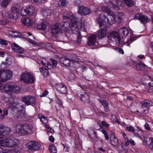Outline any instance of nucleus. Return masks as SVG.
I'll use <instances>...</instances> for the list:
<instances>
[{"label": "nucleus", "mask_w": 153, "mask_h": 153, "mask_svg": "<svg viewBox=\"0 0 153 153\" xmlns=\"http://www.w3.org/2000/svg\"><path fill=\"white\" fill-rule=\"evenodd\" d=\"M12 75V72L9 70L0 71V85L1 82L6 81L10 79ZM13 85H6L0 86V90L2 92L12 93Z\"/></svg>", "instance_id": "nucleus-1"}, {"label": "nucleus", "mask_w": 153, "mask_h": 153, "mask_svg": "<svg viewBox=\"0 0 153 153\" xmlns=\"http://www.w3.org/2000/svg\"><path fill=\"white\" fill-rule=\"evenodd\" d=\"M17 133L22 135L30 134L32 133V126L27 124H17L15 127Z\"/></svg>", "instance_id": "nucleus-2"}, {"label": "nucleus", "mask_w": 153, "mask_h": 153, "mask_svg": "<svg viewBox=\"0 0 153 153\" xmlns=\"http://www.w3.org/2000/svg\"><path fill=\"white\" fill-rule=\"evenodd\" d=\"M70 20L71 24L70 28L72 33L74 34H78L79 32H80L79 29H81L82 26V22L80 21L79 19L73 15L71 16Z\"/></svg>", "instance_id": "nucleus-3"}, {"label": "nucleus", "mask_w": 153, "mask_h": 153, "mask_svg": "<svg viewBox=\"0 0 153 153\" xmlns=\"http://www.w3.org/2000/svg\"><path fill=\"white\" fill-rule=\"evenodd\" d=\"M19 141L14 138L0 140V145L8 147H15L17 146Z\"/></svg>", "instance_id": "nucleus-4"}, {"label": "nucleus", "mask_w": 153, "mask_h": 153, "mask_svg": "<svg viewBox=\"0 0 153 153\" xmlns=\"http://www.w3.org/2000/svg\"><path fill=\"white\" fill-rule=\"evenodd\" d=\"M108 36L110 42H115L116 44H119L121 41L120 36L116 31H112L108 33Z\"/></svg>", "instance_id": "nucleus-5"}, {"label": "nucleus", "mask_w": 153, "mask_h": 153, "mask_svg": "<svg viewBox=\"0 0 153 153\" xmlns=\"http://www.w3.org/2000/svg\"><path fill=\"white\" fill-rule=\"evenodd\" d=\"M21 79L27 83H32L35 80V78L33 74L29 73L23 74L21 76Z\"/></svg>", "instance_id": "nucleus-6"}, {"label": "nucleus", "mask_w": 153, "mask_h": 153, "mask_svg": "<svg viewBox=\"0 0 153 153\" xmlns=\"http://www.w3.org/2000/svg\"><path fill=\"white\" fill-rule=\"evenodd\" d=\"M26 145L28 150L31 151H38L42 148V146L37 141L34 140L29 142Z\"/></svg>", "instance_id": "nucleus-7"}, {"label": "nucleus", "mask_w": 153, "mask_h": 153, "mask_svg": "<svg viewBox=\"0 0 153 153\" xmlns=\"http://www.w3.org/2000/svg\"><path fill=\"white\" fill-rule=\"evenodd\" d=\"M96 19L100 28H102V26L104 25V23H109L110 22V20L107 16L105 15L104 13H101L100 14Z\"/></svg>", "instance_id": "nucleus-8"}, {"label": "nucleus", "mask_w": 153, "mask_h": 153, "mask_svg": "<svg viewBox=\"0 0 153 153\" xmlns=\"http://www.w3.org/2000/svg\"><path fill=\"white\" fill-rule=\"evenodd\" d=\"M126 129L128 131L134 133V136L136 137L140 138L143 134V131L140 128L135 130L132 126L128 125H127Z\"/></svg>", "instance_id": "nucleus-9"}, {"label": "nucleus", "mask_w": 153, "mask_h": 153, "mask_svg": "<svg viewBox=\"0 0 153 153\" xmlns=\"http://www.w3.org/2000/svg\"><path fill=\"white\" fill-rule=\"evenodd\" d=\"M22 101L26 105H35L36 99L34 97L31 96H26L22 98Z\"/></svg>", "instance_id": "nucleus-10"}, {"label": "nucleus", "mask_w": 153, "mask_h": 153, "mask_svg": "<svg viewBox=\"0 0 153 153\" xmlns=\"http://www.w3.org/2000/svg\"><path fill=\"white\" fill-rule=\"evenodd\" d=\"M134 19L138 20L143 24H146L149 21L147 16L143 15L141 13H137L135 15Z\"/></svg>", "instance_id": "nucleus-11"}, {"label": "nucleus", "mask_w": 153, "mask_h": 153, "mask_svg": "<svg viewBox=\"0 0 153 153\" xmlns=\"http://www.w3.org/2000/svg\"><path fill=\"white\" fill-rule=\"evenodd\" d=\"M56 88L61 94H66L67 91V87L63 83H60L56 85Z\"/></svg>", "instance_id": "nucleus-12"}, {"label": "nucleus", "mask_w": 153, "mask_h": 153, "mask_svg": "<svg viewBox=\"0 0 153 153\" xmlns=\"http://www.w3.org/2000/svg\"><path fill=\"white\" fill-rule=\"evenodd\" d=\"M18 11V9L16 7H12L11 9V12L9 15V17L11 18L16 19L18 17L19 15Z\"/></svg>", "instance_id": "nucleus-13"}, {"label": "nucleus", "mask_w": 153, "mask_h": 153, "mask_svg": "<svg viewBox=\"0 0 153 153\" xmlns=\"http://www.w3.org/2000/svg\"><path fill=\"white\" fill-rule=\"evenodd\" d=\"M90 11L88 8L83 6L78 7V13L83 15H88Z\"/></svg>", "instance_id": "nucleus-14"}, {"label": "nucleus", "mask_w": 153, "mask_h": 153, "mask_svg": "<svg viewBox=\"0 0 153 153\" xmlns=\"http://www.w3.org/2000/svg\"><path fill=\"white\" fill-rule=\"evenodd\" d=\"M10 131V129L8 128L4 127L0 124V136H5L8 134Z\"/></svg>", "instance_id": "nucleus-15"}, {"label": "nucleus", "mask_w": 153, "mask_h": 153, "mask_svg": "<svg viewBox=\"0 0 153 153\" xmlns=\"http://www.w3.org/2000/svg\"><path fill=\"white\" fill-rule=\"evenodd\" d=\"M88 135L91 137V140L96 141L98 139V137L94 130L90 128L88 130Z\"/></svg>", "instance_id": "nucleus-16"}, {"label": "nucleus", "mask_w": 153, "mask_h": 153, "mask_svg": "<svg viewBox=\"0 0 153 153\" xmlns=\"http://www.w3.org/2000/svg\"><path fill=\"white\" fill-rule=\"evenodd\" d=\"M21 22L25 25L30 26L33 23L34 21L31 19L27 17H24L22 18Z\"/></svg>", "instance_id": "nucleus-17"}, {"label": "nucleus", "mask_w": 153, "mask_h": 153, "mask_svg": "<svg viewBox=\"0 0 153 153\" xmlns=\"http://www.w3.org/2000/svg\"><path fill=\"white\" fill-rule=\"evenodd\" d=\"M11 47L13 50L17 53H23L24 52L23 49L16 43H13L11 45Z\"/></svg>", "instance_id": "nucleus-18"}, {"label": "nucleus", "mask_w": 153, "mask_h": 153, "mask_svg": "<svg viewBox=\"0 0 153 153\" xmlns=\"http://www.w3.org/2000/svg\"><path fill=\"white\" fill-rule=\"evenodd\" d=\"M107 28L104 27L103 28L98 31L97 33L96 36L100 39L103 38L105 36L107 33Z\"/></svg>", "instance_id": "nucleus-19"}, {"label": "nucleus", "mask_w": 153, "mask_h": 153, "mask_svg": "<svg viewBox=\"0 0 153 153\" xmlns=\"http://www.w3.org/2000/svg\"><path fill=\"white\" fill-rule=\"evenodd\" d=\"M61 27L59 24H56L53 25L51 29V33L53 35L58 34L60 32Z\"/></svg>", "instance_id": "nucleus-20"}, {"label": "nucleus", "mask_w": 153, "mask_h": 153, "mask_svg": "<svg viewBox=\"0 0 153 153\" xmlns=\"http://www.w3.org/2000/svg\"><path fill=\"white\" fill-rule=\"evenodd\" d=\"M59 61L61 63L68 66H70V65H71V63L68 57H61L59 59Z\"/></svg>", "instance_id": "nucleus-21"}, {"label": "nucleus", "mask_w": 153, "mask_h": 153, "mask_svg": "<svg viewBox=\"0 0 153 153\" xmlns=\"http://www.w3.org/2000/svg\"><path fill=\"white\" fill-rule=\"evenodd\" d=\"M101 8L102 11L108 14V15L112 16L113 19H115V14L109 8L106 6H103L101 7Z\"/></svg>", "instance_id": "nucleus-22"}, {"label": "nucleus", "mask_w": 153, "mask_h": 153, "mask_svg": "<svg viewBox=\"0 0 153 153\" xmlns=\"http://www.w3.org/2000/svg\"><path fill=\"white\" fill-rule=\"evenodd\" d=\"M96 36L94 34L91 35L88 38V44L90 46L94 45L96 42Z\"/></svg>", "instance_id": "nucleus-23"}, {"label": "nucleus", "mask_w": 153, "mask_h": 153, "mask_svg": "<svg viewBox=\"0 0 153 153\" xmlns=\"http://www.w3.org/2000/svg\"><path fill=\"white\" fill-rule=\"evenodd\" d=\"M68 57L71 63H73L74 62L78 63L79 61V59L77 57L74 53L71 54L68 56Z\"/></svg>", "instance_id": "nucleus-24"}, {"label": "nucleus", "mask_w": 153, "mask_h": 153, "mask_svg": "<svg viewBox=\"0 0 153 153\" xmlns=\"http://www.w3.org/2000/svg\"><path fill=\"white\" fill-rule=\"evenodd\" d=\"M111 143V144L115 146H118V140L114 135H112L110 137Z\"/></svg>", "instance_id": "nucleus-25"}, {"label": "nucleus", "mask_w": 153, "mask_h": 153, "mask_svg": "<svg viewBox=\"0 0 153 153\" xmlns=\"http://www.w3.org/2000/svg\"><path fill=\"white\" fill-rule=\"evenodd\" d=\"M25 107H24L23 105L21 103H17L16 107V110L18 112H21L22 113L24 112Z\"/></svg>", "instance_id": "nucleus-26"}, {"label": "nucleus", "mask_w": 153, "mask_h": 153, "mask_svg": "<svg viewBox=\"0 0 153 153\" xmlns=\"http://www.w3.org/2000/svg\"><path fill=\"white\" fill-rule=\"evenodd\" d=\"M125 146H127L129 145V143L133 146H135L136 144L135 141L132 139H130L129 140L127 137H125Z\"/></svg>", "instance_id": "nucleus-27"}, {"label": "nucleus", "mask_w": 153, "mask_h": 153, "mask_svg": "<svg viewBox=\"0 0 153 153\" xmlns=\"http://www.w3.org/2000/svg\"><path fill=\"white\" fill-rule=\"evenodd\" d=\"M62 25L63 29H65V30L67 31L70 29L71 25H70V22L68 21H63L62 22Z\"/></svg>", "instance_id": "nucleus-28"}, {"label": "nucleus", "mask_w": 153, "mask_h": 153, "mask_svg": "<svg viewBox=\"0 0 153 153\" xmlns=\"http://www.w3.org/2000/svg\"><path fill=\"white\" fill-rule=\"evenodd\" d=\"M38 117L43 123L46 124L48 122L47 118L42 114H39L38 115Z\"/></svg>", "instance_id": "nucleus-29"}, {"label": "nucleus", "mask_w": 153, "mask_h": 153, "mask_svg": "<svg viewBox=\"0 0 153 153\" xmlns=\"http://www.w3.org/2000/svg\"><path fill=\"white\" fill-rule=\"evenodd\" d=\"M40 71L44 77H46L48 75L49 73L47 69L45 68L41 67L40 68Z\"/></svg>", "instance_id": "nucleus-30"}, {"label": "nucleus", "mask_w": 153, "mask_h": 153, "mask_svg": "<svg viewBox=\"0 0 153 153\" xmlns=\"http://www.w3.org/2000/svg\"><path fill=\"white\" fill-rule=\"evenodd\" d=\"M151 104V102L149 100H144L142 103V106L143 107L148 108Z\"/></svg>", "instance_id": "nucleus-31"}, {"label": "nucleus", "mask_w": 153, "mask_h": 153, "mask_svg": "<svg viewBox=\"0 0 153 153\" xmlns=\"http://www.w3.org/2000/svg\"><path fill=\"white\" fill-rule=\"evenodd\" d=\"M48 149L50 153H56L57 152L56 148L53 144H51L48 147Z\"/></svg>", "instance_id": "nucleus-32"}, {"label": "nucleus", "mask_w": 153, "mask_h": 153, "mask_svg": "<svg viewBox=\"0 0 153 153\" xmlns=\"http://www.w3.org/2000/svg\"><path fill=\"white\" fill-rule=\"evenodd\" d=\"M26 8L28 12V14L30 16L32 15L34 12L35 8L31 6H28Z\"/></svg>", "instance_id": "nucleus-33"}, {"label": "nucleus", "mask_w": 153, "mask_h": 153, "mask_svg": "<svg viewBox=\"0 0 153 153\" xmlns=\"http://www.w3.org/2000/svg\"><path fill=\"white\" fill-rule=\"evenodd\" d=\"M46 25L44 22L38 24L37 26L36 27L40 30H44L46 28Z\"/></svg>", "instance_id": "nucleus-34"}, {"label": "nucleus", "mask_w": 153, "mask_h": 153, "mask_svg": "<svg viewBox=\"0 0 153 153\" xmlns=\"http://www.w3.org/2000/svg\"><path fill=\"white\" fill-rule=\"evenodd\" d=\"M10 2V0H0V5L2 7H6Z\"/></svg>", "instance_id": "nucleus-35"}, {"label": "nucleus", "mask_w": 153, "mask_h": 153, "mask_svg": "<svg viewBox=\"0 0 153 153\" xmlns=\"http://www.w3.org/2000/svg\"><path fill=\"white\" fill-rule=\"evenodd\" d=\"M81 97V99L82 101H83L85 102H86L89 101V97L87 94L85 93L84 95L80 94Z\"/></svg>", "instance_id": "nucleus-36"}, {"label": "nucleus", "mask_w": 153, "mask_h": 153, "mask_svg": "<svg viewBox=\"0 0 153 153\" xmlns=\"http://www.w3.org/2000/svg\"><path fill=\"white\" fill-rule=\"evenodd\" d=\"M125 3L128 7H131L135 4V2L132 0H125Z\"/></svg>", "instance_id": "nucleus-37"}, {"label": "nucleus", "mask_w": 153, "mask_h": 153, "mask_svg": "<svg viewBox=\"0 0 153 153\" xmlns=\"http://www.w3.org/2000/svg\"><path fill=\"white\" fill-rule=\"evenodd\" d=\"M149 108L143 107L142 106V108L140 109L139 111L140 114H147L149 111Z\"/></svg>", "instance_id": "nucleus-38"}, {"label": "nucleus", "mask_w": 153, "mask_h": 153, "mask_svg": "<svg viewBox=\"0 0 153 153\" xmlns=\"http://www.w3.org/2000/svg\"><path fill=\"white\" fill-rule=\"evenodd\" d=\"M17 102H12L9 104L8 107V108H11L12 110H16V107L17 105Z\"/></svg>", "instance_id": "nucleus-39"}, {"label": "nucleus", "mask_w": 153, "mask_h": 153, "mask_svg": "<svg viewBox=\"0 0 153 153\" xmlns=\"http://www.w3.org/2000/svg\"><path fill=\"white\" fill-rule=\"evenodd\" d=\"M12 93L18 92L21 91L20 88L16 85H13Z\"/></svg>", "instance_id": "nucleus-40"}, {"label": "nucleus", "mask_w": 153, "mask_h": 153, "mask_svg": "<svg viewBox=\"0 0 153 153\" xmlns=\"http://www.w3.org/2000/svg\"><path fill=\"white\" fill-rule=\"evenodd\" d=\"M148 147L151 149H153V137L149 138L148 140Z\"/></svg>", "instance_id": "nucleus-41"}, {"label": "nucleus", "mask_w": 153, "mask_h": 153, "mask_svg": "<svg viewBox=\"0 0 153 153\" xmlns=\"http://www.w3.org/2000/svg\"><path fill=\"white\" fill-rule=\"evenodd\" d=\"M124 144L122 143L118 146V149L119 153H124Z\"/></svg>", "instance_id": "nucleus-42"}, {"label": "nucleus", "mask_w": 153, "mask_h": 153, "mask_svg": "<svg viewBox=\"0 0 153 153\" xmlns=\"http://www.w3.org/2000/svg\"><path fill=\"white\" fill-rule=\"evenodd\" d=\"M21 14L22 16H25L28 14V12L27 10L26 7H23L22 9L21 10Z\"/></svg>", "instance_id": "nucleus-43"}, {"label": "nucleus", "mask_w": 153, "mask_h": 153, "mask_svg": "<svg viewBox=\"0 0 153 153\" xmlns=\"http://www.w3.org/2000/svg\"><path fill=\"white\" fill-rule=\"evenodd\" d=\"M8 32L9 34L11 36L13 37H19V35H14V34L17 33L15 31L13 30H8Z\"/></svg>", "instance_id": "nucleus-44"}, {"label": "nucleus", "mask_w": 153, "mask_h": 153, "mask_svg": "<svg viewBox=\"0 0 153 153\" xmlns=\"http://www.w3.org/2000/svg\"><path fill=\"white\" fill-rule=\"evenodd\" d=\"M67 3L66 0H60L59 2V4L60 6H65L67 5Z\"/></svg>", "instance_id": "nucleus-45"}, {"label": "nucleus", "mask_w": 153, "mask_h": 153, "mask_svg": "<svg viewBox=\"0 0 153 153\" xmlns=\"http://www.w3.org/2000/svg\"><path fill=\"white\" fill-rule=\"evenodd\" d=\"M132 34L131 33H130V37L129 39H128V40L127 41V42L126 43L125 42V45L126 44V45L128 46H129L130 45V44H131V43H132V42L133 41V39L132 37Z\"/></svg>", "instance_id": "nucleus-46"}, {"label": "nucleus", "mask_w": 153, "mask_h": 153, "mask_svg": "<svg viewBox=\"0 0 153 153\" xmlns=\"http://www.w3.org/2000/svg\"><path fill=\"white\" fill-rule=\"evenodd\" d=\"M99 102L103 106L108 105V103L106 100H100Z\"/></svg>", "instance_id": "nucleus-47"}, {"label": "nucleus", "mask_w": 153, "mask_h": 153, "mask_svg": "<svg viewBox=\"0 0 153 153\" xmlns=\"http://www.w3.org/2000/svg\"><path fill=\"white\" fill-rule=\"evenodd\" d=\"M81 36H82L79 32L78 33V36L76 40L77 43L78 45L80 44L81 41Z\"/></svg>", "instance_id": "nucleus-48"}, {"label": "nucleus", "mask_w": 153, "mask_h": 153, "mask_svg": "<svg viewBox=\"0 0 153 153\" xmlns=\"http://www.w3.org/2000/svg\"><path fill=\"white\" fill-rule=\"evenodd\" d=\"M111 119L112 120L115 122H117L118 123V120L117 118V117H116V116L114 115H111Z\"/></svg>", "instance_id": "nucleus-49"}, {"label": "nucleus", "mask_w": 153, "mask_h": 153, "mask_svg": "<svg viewBox=\"0 0 153 153\" xmlns=\"http://www.w3.org/2000/svg\"><path fill=\"white\" fill-rule=\"evenodd\" d=\"M102 132L104 135V136L105 138V140H108L109 139V137L107 132L105 130H103L102 131Z\"/></svg>", "instance_id": "nucleus-50"}, {"label": "nucleus", "mask_w": 153, "mask_h": 153, "mask_svg": "<svg viewBox=\"0 0 153 153\" xmlns=\"http://www.w3.org/2000/svg\"><path fill=\"white\" fill-rule=\"evenodd\" d=\"M51 10L49 9L44 10L43 11V13L45 16H48L51 14Z\"/></svg>", "instance_id": "nucleus-51"}, {"label": "nucleus", "mask_w": 153, "mask_h": 153, "mask_svg": "<svg viewBox=\"0 0 153 153\" xmlns=\"http://www.w3.org/2000/svg\"><path fill=\"white\" fill-rule=\"evenodd\" d=\"M145 66V65L143 63L137 64L136 65V68L137 70H139Z\"/></svg>", "instance_id": "nucleus-52"}, {"label": "nucleus", "mask_w": 153, "mask_h": 153, "mask_svg": "<svg viewBox=\"0 0 153 153\" xmlns=\"http://www.w3.org/2000/svg\"><path fill=\"white\" fill-rule=\"evenodd\" d=\"M50 61L52 62V63L53 66L56 67L57 65V62L56 60L54 59L53 58H51L50 59Z\"/></svg>", "instance_id": "nucleus-53"}, {"label": "nucleus", "mask_w": 153, "mask_h": 153, "mask_svg": "<svg viewBox=\"0 0 153 153\" xmlns=\"http://www.w3.org/2000/svg\"><path fill=\"white\" fill-rule=\"evenodd\" d=\"M148 78L149 80L151 81L149 83V85L153 86V78L150 76H148Z\"/></svg>", "instance_id": "nucleus-54"}, {"label": "nucleus", "mask_w": 153, "mask_h": 153, "mask_svg": "<svg viewBox=\"0 0 153 153\" xmlns=\"http://www.w3.org/2000/svg\"><path fill=\"white\" fill-rule=\"evenodd\" d=\"M71 16H70L69 15H63V21H66L68 19H70V17Z\"/></svg>", "instance_id": "nucleus-55"}, {"label": "nucleus", "mask_w": 153, "mask_h": 153, "mask_svg": "<svg viewBox=\"0 0 153 153\" xmlns=\"http://www.w3.org/2000/svg\"><path fill=\"white\" fill-rule=\"evenodd\" d=\"M0 44L1 45H7V43L5 40L2 39H0Z\"/></svg>", "instance_id": "nucleus-56"}, {"label": "nucleus", "mask_w": 153, "mask_h": 153, "mask_svg": "<svg viewBox=\"0 0 153 153\" xmlns=\"http://www.w3.org/2000/svg\"><path fill=\"white\" fill-rule=\"evenodd\" d=\"M144 126L145 128L147 130L149 131L150 130V126L148 123H145L144 125Z\"/></svg>", "instance_id": "nucleus-57"}, {"label": "nucleus", "mask_w": 153, "mask_h": 153, "mask_svg": "<svg viewBox=\"0 0 153 153\" xmlns=\"http://www.w3.org/2000/svg\"><path fill=\"white\" fill-rule=\"evenodd\" d=\"M62 145L64 146V149L66 152H68L69 151V148L67 146L63 144Z\"/></svg>", "instance_id": "nucleus-58"}, {"label": "nucleus", "mask_w": 153, "mask_h": 153, "mask_svg": "<svg viewBox=\"0 0 153 153\" xmlns=\"http://www.w3.org/2000/svg\"><path fill=\"white\" fill-rule=\"evenodd\" d=\"M101 123L102 126L104 127L107 128L109 126L108 124L105 121H102Z\"/></svg>", "instance_id": "nucleus-59"}, {"label": "nucleus", "mask_w": 153, "mask_h": 153, "mask_svg": "<svg viewBox=\"0 0 153 153\" xmlns=\"http://www.w3.org/2000/svg\"><path fill=\"white\" fill-rule=\"evenodd\" d=\"M46 0H31V1L33 3H40L42 2V1H45Z\"/></svg>", "instance_id": "nucleus-60"}, {"label": "nucleus", "mask_w": 153, "mask_h": 153, "mask_svg": "<svg viewBox=\"0 0 153 153\" xmlns=\"http://www.w3.org/2000/svg\"><path fill=\"white\" fill-rule=\"evenodd\" d=\"M4 108L3 110V113L5 114L6 115H7L8 114V108Z\"/></svg>", "instance_id": "nucleus-61"}, {"label": "nucleus", "mask_w": 153, "mask_h": 153, "mask_svg": "<svg viewBox=\"0 0 153 153\" xmlns=\"http://www.w3.org/2000/svg\"><path fill=\"white\" fill-rule=\"evenodd\" d=\"M49 69H51L53 68L52 65L51 63H48L46 65V66Z\"/></svg>", "instance_id": "nucleus-62"}, {"label": "nucleus", "mask_w": 153, "mask_h": 153, "mask_svg": "<svg viewBox=\"0 0 153 153\" xmlns=\"http://www.w3.org/2000/svg\"><path fill=\"white\" fill-rule=\"evenodd\" d=\"M49 140L51 142H53L54 141V138L52 135L49 137Z\"/></svg>", "instance_id": "nucleus-63"}, {"label": "nucleus", "mask_w": 153, "mask_h": 153, "mask_svg": "<svg viewBox=\"0 0 153 153\" xmlns=\"http://www.w3.org/2000/svg\"><path fill=\"white\" fill-rule=\"evenodd\" d=\"M148 91L149 93H153V86H151L149 88Z\"/></svg>", "instance_id": "nucleus-64"}]
</instances>
